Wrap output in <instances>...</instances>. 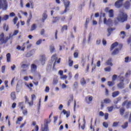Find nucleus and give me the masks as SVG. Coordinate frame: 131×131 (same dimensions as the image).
<instances>
[{
    "label": "nucleus",
    "instance_id": "1",
    "mask_svg": "<svg viewBox=\"0 0 131 131\" xmlns=\"http://www.w3.org/2000/svg\"><path fill=\"white\" fill-rule=\"evenodd\" d=\"M53 115V113L52 112L49 116V119H45L44 120V127L41 128V131H49V123H51L52 119L51 118Z\"/></svg>",
    "mask_w": 131,
    "mask_h": 131
},
{
    "label": "nucleus",
    "instance_id": "2",
    "mask_svg": "<svg viewBox=\"0 0 131 131\" xmlns=\"http://www.w3.org/2000/svg\"><path fill=\"white\" fill-rule=\"evenodd\" d=\"M117 20L118 22L122 23L127 21V14L123 12H121L117 17Z\"/></svg>",
    "mask_w": 131,
    "mask_h": 131
},
{
    "label": "nucleus",
    "instance_id": "3",
    "mask_svg": "<svg viewBox=\"0 0 131 131\" xmlns=\"http://www.w3.org/2000/svg\"><path fill=\"white\" fill-rule=\"evenodd\" d=\"M36 97L35 96V95L32 94L31 95V101H29V98H28V97L27 96H25V103H27V104H29L30 107H31L32 106H33V101L34 99H35Z\"/></svg>",
    "mask_w": 131,
    "mask_h": 131
},
{
    "label": "nucleus",
    "instance_id": "4",
    "mask_svg": "<svg viewBox=\"0 0 131 131\" xmlns=\"http://www.w3.org/2000/svg\"><path fill=\"white\" fill-rule=\"evenodd\" d=\"M7 10L8 9V2L7 0H0V10Z\"/></svg>",
    "mask_w": 131,
    "mask_h": 131
},
{
    "label": "nucleus",
    "instance_id": "5",
    "mask_svg": "<svg viewBox=\"0 0 131 131\" xmlns=\"http://www.w3.org/2000/svg\"><path fill=\"white\" fill-rule=\"evenodd\" d=\"M64 5L65 7V9L63 11L60 12V15H63L65 13L67 12V11H69V6H70V2L69 1H66L64 2Z\"/></svg>",
    "mask_w": 131,
    "mask_h": 131
},
{
    "label": "nucleus",
    "instance_id": "6",
    "mask_svg": "<svg viewBox=\"0 0 131 131\" xmlns=\"http://www.w3.org/2000/svg\"><path fill=\"white\" fill-rule=\"evenodd\" d=\"M11 38L10 36H7L5 38L4 36L0 38V45H4V43H7L9 39Z\"/></svg>",
    "mask_w": 131,
    "mask_h": 131
},
{
    "label": "nucleus",
    "instance_id": "7",
    "mask_svg": "<svg viewBox=\"0 0 131 131\" xmlns=\"http://www.w3.org/2000/svg\"><path fill=\"white\" fill-rule=\"evenodd\" d=\"M122 107L126 106V109H129L131 108V101H128V100H125L122 104Z\"/></svg>",
    "mask_w": 131,
    "mask_h": 131
},
{
    "label": "nucleus",
    "instance_id": "8",
    "mask_svg": "<svg viewBox=\"0 0 131 131\" xmlns=\"http://www.w3.org/2000/svg\"><path fill=\"white\" fill-rule=\"evenodd\" d=\"M103 23L104 24H106V25H108V26H112L113 21L112 19H111V18H109L107 20V18H104L103 19Z\"/></svg>",
    "mask_w": 131,
    "mask_h": 131
},
{
    "label": "nucleus",
    "instance_id": "9",
    "mask_svg": "<svg viewBox=\"0 0 131 131\" xmlns=\"http://www.w3.org/2000/svg\"><path fill=\"white\" fill-rule=\"evenodd\" d=\"M124 78L122 77V80H121V82L117 84V86L118 88V89H121V90H122V89H124Z\"/></svg>",
    "mask_w": 131,
    "mask_h": 131
},
{
    "label": "nucleus",
    "instance_id": "10",
    "mask_svg": "<svg viewBox=\"0 0 131 131\" xmlns=\"http://www.w3.org/2000/svg\"><path fill=\"white\" fill-rule=\"evenodd\" d=\"M29 3H28L26 5V7L27 8H31V9H33V8H34V4L33 3V1H32V0H30L29 1Z\"/></svg>",
    "mask_w": 131,
    "mask_h": 131
},
{
    "label": "nucleus",
    "instance_id": "11",
    "mask_svg": "<svg viewBox=\"0 0 131 131\" xmlns=\"http://www.w3.org/2000/svg\"><path fill=\"white\" fill-rule=\"evenodd\" d=\"M123 5V4H122V3H121L118 1H116L115 3V6L117 9H119V8H121Z\"/></svg>",
    "mask_w": 131,
    "mask_h": 131
},
{
    "label": "nucleus",
    "instance_id": "12",
    "mask_svg": "<svg viewBox=\"0 0 131 131\" xmlns=\"http://www.w3.org/2000/svg\"><path fill=\"white\" fill-rule=\"evenodd\" d=\"M40 61L41 62V65H43L46 63V55L43 54L40 56Z\"/></svg>",
    "mask_w": 131,
    "mask_h": 131
},
{
    "label": "nucleus",
    "instance_id": "13",
    "mask_svg": "<svg viewBox=\"0 0 131 131\" xmlns=\"http://www.w3.org/2000/svg\"><path fill=\"white\" fill-rule=\"evenodd\" d=\"M123 7L126 10H128L130 7V2H129V1H126L123 4Z\"/></svg>",
    "mask_w": 131,
    "mask_h": 131
},
{
    "label": "nucleus",
    "instance_id": "14",
    "mask_svg": "<svg viewBox=\"0 0 131 131\" xmlns=\"http://www.w3.org/2000/svg\"><path fill=\"white\" fill-rule=\"evenodd\" d=\"M36 69H37V66L34 63L32 64L31 66V72L33 73V72L36 71Z\"/></svg>",
    "mask_w": 131,
    "mask_h": 131
},
{
    "label": "nucleus",
    "instance_id": "15",
    "mask_svg": "<svg viewBox=\"0 0 131 131\" xmlns=\"http://www.w3.org/2000/svg\"><path fill=\"white\" fill-rule=\"evenodd\" d=\"M85 100L88 104H90L93 101V96H88L85 97Z\"/></svg>",
    "mask_w": 131,
    "mask_h": 131
},
{
    "label": "nucleus",
    "instance_id": "16",
    "mask_svg": "<svg viewBox=\"0 0 131 131\" xmlns=\"http://www.w3.org/2000/svg\"><path fill=\"white\" fill-rule=\"evenodd\" d=\"M121 48H122V46L121 45L119 49H115L112 53V55H117L119 53V50H121Z\"/></svg>",
    "mask_w": 131,
    "mask_h": 131
},
{
    "label": "nucleus",
    "instance_id": "17",
    "mask_svg": "<svg viewBox=\"0 0 131 131\" xmlns=\"http://www.w3.org/2000/svg\"><path fill=\"white\" fill-rule=\"evenodd\" d=\"M18 107L20 108V110H23L25 108V105H24V102H20L18 103Z\"/></svg>",
    "mask_w": 131,
    "mask_h": 131
},
{
    "label": "nucleus",
    "instance_id": "18",
    "mask_svg": "<svg viewBox=\"0 0 131 131\" xmlns=\"http://www.w3.org/2000/svg\"><path fill=\"white\" fill-rule=\"evenodd\" d=\"M117 46H118V42L113 43L111 46L110 51H113Z\"/></svg>",
    "mask_w": 131,
    "mask_h": 131
},
{
    "label": "nucleus",
    "instance_id": "19",
    "mask_svg": "<svg viewBox=\"0 0 131 131\" xmlns=\"http://www.w3.org/2000/svg\"><path fill=\"white\" fill-rule=\"evenodd\" d=\"M34 54V51L33 50H31L26 54V57H27V58H29V57H31V56H32Z\"/></svg>",
    "mask_w": 131,
    "mask_h": 131
},
{
    "label": "nucleus",
    "instance_id": "20",
    "mask_svg": "<svg viewBox=\"0 0 131 131\" xmlns=\"http://www.w3.org/2000/svg\"><path fill=\"white\" fill-rule=\"evenodd\" d=\"M121 100H122V97L119 96L116 98V99L114 101V104H118V103H119Z\"/></svg>",
    "mask_w": 131,
    "mask_h": 131
},
{
    "label": "nucleus",
    "instance_id": "21",
    "mask_svg": "<svg viewBox=\"0 0 131 131\" xmlns=\"http://www.w3.org/2000/svg\"><path fill=\"white\" fill-rule=\"evenodd\" d=\"M112 58H109L107 61L105 62L106 65L108 66H113V63H112Z\"/></svg>",
    "mask_w": 131,
    "mask_h": 131
},
{
    "label": "nucleus",
    "instance_id": "22",
    "mask_svg": "<svg viewBox=\"0 0 131 131\" xmlns=\"http://www.w3.org/2000/svg\"><path fill=\"white\" fill-rule=\"evenodd\" d=\"M110 18H113L114 17V13L113 9H111L108 11Z\"/></svg>",
    "mask_w": 131,
    "mask_h": 131
},
{
    "label": "nucleus",
    "instance_id": "23",
    "mask_svg": "<svg viewBox=\"0 0 131 131\" xmlns=\"http://www.w3.org/2000/svg\"><path fill=\"white\" fill-rule=\"evenodd\" d=\"M119 94H120L119 91L114 92L112 93V96L113 98H116V97H117V96H119Z\"/></svg>",
    "mask_w": 131,
    "mask_h": 131
},
{
    "label": "nucleus",
    "instance_id": "24",
    "mask_svg": "<svg viewBox=\"0 0 131 131\" xmlns=\"http://www.w3.org/2000/svg\"><path fill=\"white\" fill-rule=\"evenodd\" d=\"M53 20L52 21V23H57L58 21L60 20V17L59 16H56V17H53Z\"/></svg>",
    "mask_w": 131,
    "mask_h": 131
},
{
    "label": "nucleus",
    "instance_id": "25",
    "mask_svg": "<svg viewBox=\"0 0 131 131\" xmlns=\"http://www.w3.org/2000/svg\"><path fill=\"white\" fill-rule=\"evenodd\" d=\"M48 18V14L47 13H43L42 15V22L45 23V21Z\"/></svg>",
    "mask_w": 131,
    "mask_h": 131
},
{
    "label": "nucleus",
    "instance_id": "26",
    "mask_svg": "<svg viewBox=\"0 0 131 131\" xmlns=\"http://www.w3.org/2000/svg\"><path fill=\"white\" fill-rule=\"evenodd\" d=\"M80 83L81 85H85V84H86V81L84 79V78H82L80 80Z\"/></svg>",
    "mask_w": 131,
    "mask_h": 131
},
{
    "label": "nucleus",
    "instance_id": "27",
    "mask_svg": "<svg viewBox=\"0 0 131 131\" xmlns=\"http://www.w3.org/2000/svg\"><path fill=\"white\" fill-rule=\"evenodd\" d=\"M6 58H7V62H11V54L8 53L6 55Z\"/></svg>",
    "mask_w": 131,
    "mask_h": 131
},
{
    "label": "nucleus",
    "instance_id": "28",
    "mask_svg": "<svg viewBox=\"0 0 131 131\" xmlns=\"http://www.w3.org/2000/svg\"><path fill=\"white\" fill-rule=\"evenodd\" d=\"M11 98L14 101L16 99V94L15 92H12L11 94Z\"/></svg>",
    "mask_w": 131,
    "mask_h": 131
},
{
    "label": "nucleus",
    "instance_id": "29",
    "mask_svg": "<svg viewBox=\"0 0 131 131\" xmlns=\"http://www.w3.org/2000/svg\"><path fill=\"white\" fill-rule=\"evenodd\" d=\"M119 111H120V114L122 116L124 114L125 109L124 107H121L119 110Z\"/></svg>",
    "mask_w": 131,
    "mask_h": 131
},
{
    "label": "nucleus",
    "instance_id": "30",
    "mask_svg": "<svg viewBox=\"0 0 131 131\" xmlns=\"http://www.w3.org/2000/svg\"><path fill=\"white\" fill-rule=\"evenodd\" d=\"M69 66H70V67L73 66V60H71V57L69 58Z\"/></svg>",
    "mask_w": 131,
    "mask_h": 131
},
{
    "label": "nucleus",
    "instance_id": "31",
    "mask_svg": "<svg viewBox=\"0 0 131 131\" xmlns=\"http://www.w3.org/2000/svg\"><path fill=\"white\" fill-rule=\"evenodd\" d=\"M16 49L18 50V51H20V50H21V51H24L25 50V47L23 46L22 48H21V46L18 45L17 46Z\"/></svg>",
    "mask_w": 131,
    "mask_h": 131
},
{
    "label": "nucleus",
    "instance_id": "32",
    "mask_svg": "<svg viewBox=\"0 0 131 131\" xmlns=\"http://www.w3.org/2000/svg\"><path fill=\"white\" fill-rule=\"evenodd\" d=\"M10 17V16L9 15H5L3 16V17H2V20H3L4 21H7Z\"/></svg>",
    "mask_w": 131,
    "mask_h": 131
},
{
    "label": "nucleus",
    "instance_id": "33",
    "mask_svg": "<svg viewBox=\"0 0 131 131\" xmlns=\"http://www.w3.org/2000/svg\"><path fill=\"white\" fill-rule=\"evenodd\" d=\"M67 29H68V26H67V25L63 26L61 30V32H64V31H65V30H67Z\"/></svg>",
    "mask_w": 131,
    "mask_h": 131
},
{
    "label": "nucleus",
    "instance_id": "34",
    "mask_svg": "<svg viewBox=\"0 0 131 131\" xmlns=\"http://www.w3.org/2000/svg\"><path fill=\"white\" fill-rule=\"evenodd\" d=\"M128 126V122H126L124 123L123 125H122L121 127L125 129V128H126V127H127Z\"/></svg>",
    "mask_w": 131,
    "mask_h": 131
},
{
    "label": "nucleus",
    "instance_id": "35",
    "mask_svg": "<svg viewBox=\"0 0 131 131\" xmlns=\"http://www.w3.org/2000/svg\"><path fill=\"white\" fill-rule=\"evenodd\" d=\"M50 50L51 53H54V52H55V46H54V45H51L50 46Z\"/></svg>",
    "mask_w": 131,
    "mask_h": 131
},
{
    "label": "nucleus",
    "instance_id": "36",
    "mask_svg": "<svg viewBox=\"0 0 131 131\" xmlns=\"http://www.w3.org/2000/svg\"><path fill=\"white\" fill-rule=\"evenodd\" d=\"M21 111H23V114L24 115H27V114H28V111H27V108H23V110H21Z\"/></svg>",
    "mask_w": 131,
    "mask_h": 131
},
{
    "label": "nucleus",
    "instance_id": "37",
    "mask_svg": "<svg viewBox=\"0 0 131 131\" xmlns=\"http://www.w3.org/2000/svg\"><path fill=\"white\" fill-rule=\"evenodd\" d=\"M4 30H6V31H8L9 30V26H7V24H4L3 26Z\"/></svg>",
    "mask_w": 131,
    "mask_h": 131
},
{
    "label": "nucleus",
    "instance_id": "38",
    "mask_svg": "<svg viewBox=\"0 0 131 131\" xmlns=\"http://www.w3.org/2000/svg\"><path fill=\"white\" fill-rule=\"evenodd\" d=\"M119 125V122H114L113 124V127H117Z\"/></svg>",
    "mask_w": 131,
    "mask_h": 131
},
{
    "label": "nucleus",
    "instance_id": "39",
    "mask_svg": "<svg viewBox=\"0 0 131 131\" xmlns=\"http://www.w3.org/2000/svg\"><path fill=\"white\" fill-rule=\"evenodd\" d=\"M36 29V25L35 24H33L31 28V31H33V30H35Z\"/></svg>",
    "mask_w": 131,
    "mask_h": 131
},
{
    "label": "nucleus",
    "instance_id": "40",
    "mask_svg": "<svg viewBox=\"0 0 131 131\" xmlns=\"http://www.w3.org/2000/svg\"><path fill=\"white\" fill-rule=\"evenodd\" d=\"M25 85H26L27 88H29V89H30V88H32V86H33V84L31 83L30 84H28V82H25Z\"/></svg>",
    "mask_w": 131,
    "mask_h": 131
},
{
    "label": "nucleus",
    "instance_id": "41",
    "mask_svg": "<svg viewBox=\"0 0 131 131\" xmlns=\"http://www.w3.org/2000/svg\"><path fill=\"white\" fill-rule=\"evenodd\" d=\"M115 84V83H114V82H112V81H108L107 82V84H108V86H113V85H114Z\"/></svg>",
    "mask_w": 131,
    "mask_h": 131
},
{
    "label": "nucleus",
    "instance_id": "42",
    "mask_svg": "<svg viewBox=\"0 0 131 131\" xmlns=\"http://www.w3.org/2000/svg\"><path fill=\"white\" fill-rule=\"evenodd\" d=\"M107 31H108V34L107 35V36H110V35H111V32H112V31H113V29L108 28L107 29Z\"/></svg>",
    "mask_w": 131,
    "mask_h": 131
},
{
    "label": "nucleus",
    "instance_id": "43",
    "mask_svg": "<svg viewBox=\"0 0 131 131\" xmlns=\"http://www.w3.org/2000/svg\"><path fill=\"white\" fill-rule=\"evenodd\" d=\"M104 71H105V72H110V71H111V67H107L104 68Z\"/></svg>",
    "mask_w": 131,
    "mask_h": 131
},
{
    "label": "nucleus",
    "instance_id": "44",
    "mask_svg": "<svg viewBox=\"0 0 131 131\" xmlns=\"http://www.w3.org/2000/svg\"><path fill=\"white\" fill-rule=\"evenodd\" d=\"M52 60H53V61H56L57 59V54H55L53 55H52V57H51Z\"/></svg>",
    "mask_w": 131,
    "mask_h": 131
},
{
    "label": "nucleus",
    "instance_id": "45",
    "mask_svg": "<svg viewBox=\"0 0 131 131\" xmlns=\"http://www.w3.org/2000/svg\"><path fill=\"white\" fill-rule=\"evenodd\" d=\"M107 108L108 112H111L112 111H113V109H114V107L113 106H108Z\"/></svg>",
    "mask_w": 131,
    "mask_h": 131
},
{
    "label": "nucleus",
    "instance_id": "46",
    "mask_svg": "<svg viewBox=\"0 0 131 131\" xmlns=\"http://www.w3.org/2000/svg\"><path fill=\"white\" fill-rule=\"evenodd\" d=\"M104 103H105V104H109L111 102V100L109 99H105L104 100Z\"/></svg>",
    "mask_w": 131,
    "mask_h": 131
},
{
    "label": "nucleus",
    "instance_id": "47",
    "mask_svg": "<svg viewBox=\"0 0 131 131\" xmlns=\"http://www.w3.org/2000/svg\"><path fill=\"white\" fill-rule=\"evenodd\" d=\"M60 19L61 22H65V21H66V16H62L60 17Z\"/></svg>",
    "mask_w": 131,
    "mask_h": 131
},
{
    "label": "nucleus",
    "instance_id": "48",
    "mask_svg": "<svg viewBox=\"0 0 131 131\" xmlns=\"http://www.w3.org/2000/svg\"><path fill=\"white\" fill-rule=\"evenodd\" d=\"M71 99H70L68 102V106H70V104H71V102L73 101V95L72 96Z\"/></svg>",
    "mask_w": 131,
    "mask_h": 131
},
{
    "label": "nucleus",
    "instance_id": "49",
    "mask_svg": "<svg viewBox=\"0 0 131 131\" xmlns=\"http://www.w3.org/2000/svg\"><path fill=\"white\" fill-rule=\"evenodd\" d=\"M41 42H42V40L41 39H39L36 41V45H37V46H39V45H40Z\"/></svg>",
    "mask_w": 131,
    "mask_h": 131
},
{
    "label": "nucleus",
    "instance_id": "50",
    "mask_svg": "<svg viewBox=\"0 0 131 131\" xmlns=\"http://www.w3.org/2000/svg\"><path fill=\"white\" fill-rule=\"evenodd\" d=\"M103 126H104V127H105V128H107L108 127V123H107L106 122H103Z\"/></svg>",
    "mask_w": 131,
    "mask_h": 131
},
{
    "label": "nucleus",
    "instance_id": "51",
    "mask_svg": "<svg viewBox=\"0 0 131 131\" xmlns=\"http://www.w3.org/2000/svg\"><path fill=\"white\" fill-rule=\"evenodd\" d=\"M108 117H109V114L108 113H105L104 114V119L105 120H107V119H108Z\"/></svg>",
    "mask_w": 131,
    "mask_h": 131
},
{
    "label": "nucleus",
    "instance_id": "52",
    "mask_svg": "<svg viewBox=\"0 0 131 131\" xmlns=\"http://www.w3.org/2000/svg\"><path fill=\"white\" fill-rule=\"evenodd\" d=\"M78 86V82L76 81L74 83V87L75 88V89H77Z\"/></svg>",
    "mask_w": 131,
    "mask_h": 131
},
{
    "label": "nucleus",
    "instance_id": "53",
    "mask_svg": "<svg viewBox=\"0 0 131 131\" xmlns=\"http://www.w3.org/2000/svg\"><path fill=\"white\" fill-rule=\"evenodd\" d=\"M116 78H117V76L116 75H114L112 77L113 81H115V80H116Z\"/></svg>",
    "mask_w": 131,
    "mask_h": 131
},
{
    "label": "nucleus",
    "instance_id": "54",
    "mask_svg": "<svg viewBox=\"0 0 131 131\" xmlns=\"http://www.w3.org/2000/svg\"><path fill=\"white\" fill-rule=\"evenodd\" d=\"M29 66V64H23L21 65V68H27Z\"/></svg>",
    "mask_w": 131,
    "mask_h": 131
},
{
    "label": "nucleus",
    "instance_id": "55",
    "mask_svg": "<svg viewBox=\"0 0 131 131\" xmlns=\"http://www.w3.org/2000/svg\"><path fill=\"white\" fill-rule=\"evenodd\" d=\"M45 92L46 93H49L50 92V87L49 86H46V89L45 90Z\"/></svg>",
    "mask_w": 131,
    "mask_h": 131
},
{
    "label": "nucleus",
    "instance_id": "56",
    "mask_svg": "<svg viewBox=\"0 0 131 131\" xmlns=\"http://www.w3.org/2000/svg\"><path fill=\"white\" fill-rule=\"evenodd\" d=\"M17 21H18V17H15L13 19L14 24H16V23H17Z\"/></svg>",
    "mask_w": 131,
    "mask_h": 131
},
{
    "label": "nucleus",
    "instance_id": "57",
    "mask_svg": "<svg viewBox=\"0 0 131 131\" xmlns=\"http://www.w3.org/2000/svg\"><path fill=\"white\" fill-rule=\"evenodd\" d=\"M22 119H23L22 117H19L17 118V120L16 121V123H18V122H20V121H21Z\"/></svg>",
    "mask_w": 131,
    "mask_h": 131
},
{
    "label": "nucleus",
    "instance_id": "58",
    "mask_svg": "<svg viewBox=\"0 0 131 131\" xmlns=\"http://www.w3.org/2000/svg\"><path fill=\"white\" fill-rule=\"evenodd\" d=\"M61 79H66L67 78V76L66 75H62L60 77Z\"/></svg>",
    "mask_w": 131,
    "mask_h": 131
},
{
    "label": "nucleus",
    "instance_id": "59",
    "mask_svg": "<svg viewBox=\"0 0 131 131\" xmlns=\"http://www.w3.org/2000/svg\"><path fill=\"white\" fill-rule=\"evenodd\" d=\"M53 83V84H57L58 83V80L56 78H54Z\"/></svg>",
    "mask_w": 131,
    "mask_h": 131
},
{
    "label": "nucleus",
    "instance_id": "60",
    "mask_svg": "<svg viewBox=\"0 0 131 131\" xmlns=\"http://www.w3.org/2000/svg\"><path fill=\"white\" fill-rule=\"evenodd\" d=\"M105 96H109V91L107 88H105Z\"/></svg>",
    "mask_w": 131,
    "mask_h": 131
},
{
    "label": "nucleus",
    "instance_id": "61",
    "mask_svg": "<svg viewBox=\"0 0 131 131\" xmlns=\"http://www.w3.org/2000/svg\"><path fill=\"white\" fill-rule=\"evenodd\" d=\"M74 58H78V52H75L74 53Z\"/></svg>",
    "mask_w": 131,
    "mask_h": 131
},
{
    "label": "nucleus",
    "instance_id": "62",
    "mask_svg": "<svg viewBox=\"0 0 131 131\" xmlns=\"http://www.w3.org/2000/svg\"><path fill=\"white\" fill-rule=\"evenodd\" d=\"M18 33H19V30H15L13 34V35H17V34H18Z\"/></svg>",
    "mask_w": 131,
    "mask_h": 131
},
{
    "label": "nucleus",
    "instance_id": "63",
    "mask_svg": "<svg viewBox=\"0 0 131 131\" xmlns=\"http://www.w3.org/2000/svg\"><path fill=\"white\" fill-rule=\"evenodd\" d=\"M121 34H123V36L122 37V38L125 37V32H124V31L121 32Z\"/></svg>",
    "mask_w": 131,
    "mask_h": 131
},
{
    "label": "nucleus",
    "instance_id": "64",
    "mask_svg": "<svg viewBox=\"0 0 131 131\" xmlns=\"http://www.w3.org/2000/svg\"><path fill=\"white\" fill-rule=\"evenodd\" d=\"M39 129V127H38V125H36L35 126V130L38 131Z\"/></svg>",
    "mask_w": 131,
    "mask_h": 131
}]
</instances>
